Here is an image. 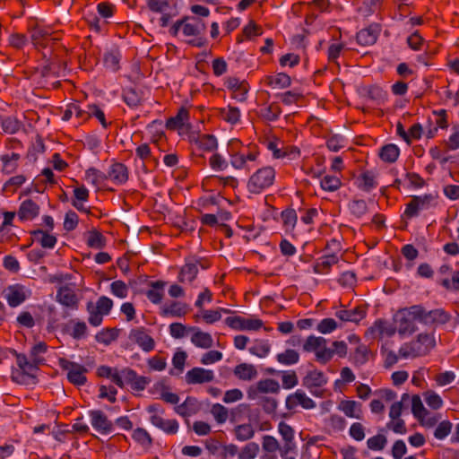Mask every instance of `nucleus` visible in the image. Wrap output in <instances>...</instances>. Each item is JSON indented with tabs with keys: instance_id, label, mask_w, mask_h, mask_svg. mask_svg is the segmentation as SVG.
<instances>
[{
	"instance_id": "ddd939ff",
	"label": "nucleus",
	"mask_w": 459,
	"mask_h": 459,
	"mask_svg": "<svg viewBox=\"0 0 459 459\" xmlns=\"http://www.w3.org/2000/svg\"><path fill=\"white\" fill-rule=\"evenodd\" d=\"M299 406L305 410H312L316 408V403L302 390L289 394L285 400V407L289 411H295Z\"/></svg>"
},
{
	"instance_id": "79ce46f5",
	"label": "nucleus",
	"mask_w": 459,
	"mask_h": 459,
	"mask_svg": "<svg viewBox=\"0 0 459 459\" xmlns=\"http://www.w3.org/2000/svg\"><path fill=\"white\" fill-rule=\"evenodd\" d=\"M276 359L280 364L291 366L297 364L299 360V354L297 351L287 349L276 355Z\"/></svg>"
},
{
	"instance_id": "dca6fc26",
	"label": "nucleus",
	"mask_w": 459,
	"mask_h": 459,
	"mask_svg": "<svg viewBox=\"0 0 459 459\" xmlns=\"http://www.w3.org/2000/svg\"><path fill=\"white\" fill-rule=\"evenodd\" d=\"M128 338L132 342L136 343L143 351L149 352L154 349L155 342L143 327L132 329Z\"/></svg>"
},
{
	"instance_id": "de8ad7c7",
	"label": "nucleus",
	"mask_w": 459,
	"mask_h": 459,
	"mask_svg": "<svg viewBox=\"0 0 459 459\" xmlns=\"http://www.w3.org/2000/svg\"><path fill=\"white\" fill-rule=\"evenodd\" d=\"M400 151L399 148L394 144H387L381 148L379 156L385 162H394L398 156Z\"/></svg>"
},
{
	"instance_id": "412c9836",
	"label": "nucleus",
	"mask_w": 459,
	"mask_h": 459,
	"mask_svg": "<svg viewBox=\"0 0 459 459\" xmlns=\"http://www.w3.org/2000/svg\"><path fill=\"white\" fill-rule=\"evenodd\" d=\"M189 331L192 333L190 341L195 347L207 350L213 346V339L209 333L198 327H191Z\"/></svg>"
},
{
	"instance_id": "bb28decb",
	"label": "nucleus",
	"mask_w": 459,
	"mask_h": 459,
	"mask_svg": "<svg viewBox=\"0 0 459 459\" xmlns=\"http://www.w3.org/2000/svg\"><path fill=\"white\" fill-rule=\"evenodd\" d=\"M338 410L342 411L347 417L360 419L362 411L361 404L353 400H342L338 404Z\"/></svg>"
},
{
	"instance_id": "f704fd0d",
	"label": "nucleus",
	"mask_w": 459,
	"mask_h": 459,
	"mask_svg": "<svg viewBox=\"0 0 459 459\" xmlns=\"http://www.w3.org/2000/svg\"><path fill=\"white\" fill-rule=\"evenodd\" d=\"M164 287L165 282L162 281H152L150 290L146 291V297L153 304L160 303L164 296Z\"/></svg>"
},
{
	"instance_id": "a878e982",
	"label": "nucleus",
	"mask_w": 459,
	"mask_h": 459,
	"mask_svg": "<svg viewBox=\"0 0 459 459\" xmlns=\"http://www.w3.org/2000/svg\"><path fill=\"white\" fill-rule=\"evenodd\" d=\"M378 35V26L370 25L369 27L363 29L357 33V41L361 46H370L377 41Z\"/></svg>"
},
{
	"instance_id": "680f3d73",
	"label": "nucleus",
	"mask_w": 459,
	"mask_h": 459,
	"mask_svg": "<svg viewBox=\"0 0 459 459\" xmlns=\"http://www.w3.org/2000/svg\"><path fill=\"white\" fill-rule=\"evenodd\" d=\"M349 209L355 217L361 218L368 212V207L367 203L364 200H353L349 204Z\"/></svg>"
},
{
	"instance_id": "0e129e2a",
	"label": "nucleus",
	"mask_w": 459,
	"mask_h": 459,
	"mask_svg": "<svg viewBox=\"0 0 459 459\" xmlns=\"http://www.w3.org/2000/svg\"><path fill=\"white\" fill-rule=\"evenodd\" d=\"M411 411L413 415L422 422H425L428 412L424 408L421 400L418 396H413L411 401Z\"/></svg>"
},
{
	"instance_id": "9d476101",
	"label": "nucleus",
	"mask_w": 459,
	"mask_h": 459,
	"mask_svg": "<svg viewBox=\"0 0 459 459\" xmlns=\"http://www.w3.org/2000/svg\"><path fill=\"white\" fill-rule=\"evenodd\" d=\"M435 204L436 197L433 195L413 196L411 202L406 205L403 215L407 219H411L418 216L420 211L428 210Z\"/></svg>"
},
{
	"instance_id": "c756f323",
	"label": "nucleus",
	"mask_w": 459,
	"mask_h": 459,
	"mask_svg": "<svg viewBox=\"0 0 459 459\" xmlns=\"http://www.w3.org/2000/svg\"><path fill=\"white\" fill-rule=\"evenodd\" d=\"M234 375L240 380L251 381L256 378L258 373L255 367L248 363H241L235 367Z\"/></svg>"
},
{
	"instance_id": "a211bd4d",
	"label": "nucleus",
	"mask_w": 459,
	"mask_h": 459,
	"mask_svg": "<svg viewBox=\"0 0 459 459\" xmlns=\"http://www.w3.org/2000/svg\"><path fill=\"white\" fill-rule=\"evenodd\" d=\"M89 416L92 428L100 434H108L113 429L112 422L104 412L99 410L90 411Z\"/></svg>"
},
{
	"instance_id": "f257e3e1",
	"label": "nucleus",
	"mask_w": 459,
	"mask_h": 459,
	"mask_svg": "<svg viewBox=\"0 0 459 459\" xmlns=\"http://www.w3.org/2000/svg\"><path fill=\"white\" fill-rule=\"evenodd\" d=\"M437 313V311L428 312L421 306L415 305L397 311L394 316V322L400 335H411L417 329V322L429 324L435 320Z\"/></svg>"
},
{
	"instance_id": "2eb2a0df",
	"label": "nucleus",
	"mask_w": 459,
	"mask_h": 459,
	"mask_svg": "<svg viewBox=\"0 0 459 459\" xmlns=\"http://www.w3.org/2000/svg\"><path fill=\"white\" fill-rule=\"evenodd\" d=\"M215 377L212 369L195 367L186 373L185 379L188 385H201L213 381Z\"/></svg>"
},
{
	"instance_id": "f03ea898",
	"label": "nucleus",
	"mask_w": 459,
	"mask_h": 459,
	"mask_svg": "<svg viewBox=\"0 0 459 459\" xmlns=\"http://www.w3.org/2000/svg\"><path fill=\"white\" fill-rule=\"evenodd\" d=\"M230 162L236 169L250 170L259 164V150L255 145L242 146L240 141L233 139L229 144Z\"/></svg>"
},
{
	"instance_id": "052dcab7",
	"label": "nucleus",
	"mask_w": 459,
	"mask_h": 459,
	"mask_svg": "<svg viewBox=\"0 0 459 459\" xmlns=\"http://www.w3.org/2000/svg\"><path fill=\"white\" fill-rule=\"evenodd\" d=\"M186 358L187 355L184 351H178L174 354L172 358V365L177 372L171 370V375L181 374L184 371Z\"/></svg>"
},
{
	"instance_id": "864d4df0",
	"label": "nucleus",
	"mask_w": 459,
	"mask_h": 459,
	"mask_svg": "<svg viewBox=\"0 0 459 459\" xmlns=\"http://www.w3.org/2000/svg\"><path fill=\"white\" fill-rule=\"evenodd\" d=\"M19 160V155L16 153H13L12 155H3L1 156V161L3 162L2 170L6 174H12L17 169V160Z\"/></svg>"
},
{
	"instance_id": "1a4fd4ad",
	"label": "nucleus",
	"mask_w": 459,
	"mask_h": 459,
	"mask_svg": "<svg viewBox=\"0 0 459 459\" xmlns=\"http://www.w3.org/2000/svg\"><path fill=\"white\" fill-rule=\"evenodd\" d=\"M59 367L66 372L69 382L75 385H82L86 383L85 374L87 369L84 366L70 361L65 358L58 359Z\"/></svg>"
},
{
	"instance_id": "393cba45",
	"label": "nucleus",
	"mask_w": 459,
	"mask_h": 459,
	"mask_svg": "<svg viewBox=\"0 0 459 459\" xmlns=\"http://www.w3.org/2000/svg\"><path fill=\"white\" fill-rule=\"evenodd\" d=\"M39 213V206L32 200L23 201L19 208L18 216L22 221H30Z\"/></svg>"
},
{
	"instance_id": "4d7b16f0",
	"label": "nucleus",
	"mask_w": 459,
	"mask_h": 459,
	"mask_svg": "<svg viewBox=\"0 0 459 459\" xmlns=\"http://www.w3.org/2000/svg\"><path fill=\"white\" fill-rule=\"evenodd\" d=\"M74 115L78 118L84 119L86 111L82 110L78 104L71 103L66 106V108L62 115V119L64 121H68Z\"/></svg>"
},
{
	"instance_id": "3c124183",
	"label": "nucleus",
	"mask_w": 459,
	"mask_h": 459,
	"mask_svg": "<svg viewBox=\"0 0 459 459\" xmlns=\"http://www.w3.org/2000/svg\"><path fill=\"white\" fill-rule=\"evenodd\" d=\"M87 245L95 249H100L106 246L105 237L97 230H91L88 233Z\"/></svg>"
},
{
	"instance_id": "20e7f679",
	"label": "nucleus",
	"mask_w": 459,
	"mask_h": 459,
	"mask_svg": "<svg viewBox=\"0 0 459 459\" xmlns=\"http://www.w3.org/2000/svg\"><path fill=\"white\" fill-rule=\"evenodd\" d=\"M436 345L435 338L431 333H420L411 342L403 343L399 349L402 359H413L428 354Z\"/></svg>"
},
{
	"instance_id": "4468645a",
	"label": "nucleus",
	"mask_w": 459,
	"mask_h": 459,
	"mask_svg": "<svg viewBox=\"0 0 459 459\" xmlns=\"http://www.w3.org/2000/svg\"><path fill=\"white\" fill-rule=\"evenodd\" d=\"M394 323L391 324L385 320H377L366 332V337L370 339H381L391 337L396 332Z\"/></svg>"
},
{
	"instance_id": "c85d7f7f",
	"label": "nucleus",
	"mask_w": 459,
	"mask_h": 459,
	"mask_svg": "<svg viewBox=\"0 0 459 459\" xmlns=\"http://www.w3.org/2000/svg\"><path fill=\"white\" fill-rule=\"evenodd\" d=\"M267 148L273 153V158L281 159L286 156H292L293 158L299 155V151L292 148L290 152L284 147V144L278 141H270L267 143Z\"/></svg>"
},
{
	"instance_id": "e433bc0d",
	"label": "nucleus",
	"mask_w": 459,
	"mask_h": 459,
	"mask_svg": "<svg viewBox=\"0 0 459 459\" xmlns=\"http://www.w3.org/2000/svg\"><path fill=\"white\" fill-rule=\"evenodd\" d=\"M108 177L115 183L123 184L128 178L127 169L122 163H115L109 169Z\"/></svg>"
},
{
	"instance_id": "69168bd1",
	"label": "nucleus",
	"mask_w": 459,
	"mask_h": 459,
	"mask_svg": "<svg viewBox=\"0 0 459 459\" xmlns=\"http://www.w3.org/2000/svg\"><path fill=\"white\" fill-rule=\"evenodd\" d=\"M321 187L329 192H333L341 186V180L336 176H325L320 182Z\"/></svg>"
},
{
	"instance_id": "7ed1b4c3",
	"label": "nucleus",
	"mask_w": 459,
	"mask_h": 459,
	"mask_svg": "<svg viewBox=\"0 0 459 459\" xmlns=\"http://www.w3.org/2000/svg\"><path fill=\"white\" fill-rule=\"evenodd\" d=\"M205 30L206 26L202 20L186 17L175 22L170 28V33L174 36L181 33L184 37L189 38L187 39L189 44L200 48L204 46L206 42L204 38Z\"/></svg>"
},
{
	"instance_id": "37998d69",
	"label": "nucleus",
	"mask_w": 459,
	"mask_h": 459,
	"mask_svg": "<svg viewBox=\"0 0 459 459\" xmlns=\"http://www.w3.org/2000/svg\"><path fill=\"white\" fill-rule=\"evenodd\" d=\"M188 111L186 108H181L176 117H170L167 121V127L172 130L183 127L188 120Z\"/></svg>"
},
{
	"instance_id": "7c9ffc66",
	"label": "nucleus",
	"mask_w": 459,
	"mask_h": 459,
	"mask_svg": "<svg viewBox=\"0 0 459 459\" xmlns=\"http://www.w3.org/2000/svg\"><path fill=\"white\" fill-rule=\"evenodd\" d=\"M264 81L272 89H284L289 87L291 82L290 77L284 73L266 75Z\"/></svg>"
},
{
	"instance_id": "423d86ee",
	"label": "nucleus",
	"mask_w": 459,
	"mask_h": 459,
	"mask_svg": "<svg viewBox=\"0 0 459 459\" xmlns=\"http://www.w3.org/2000/svg\"><path fill=\"white\" fill-rule=\"evenodd\" d=\"M275 179V170L273 167L265 166L254 172L247 181V190L252 194H260L270 187Z\"/></svg>"
},
{
	"instance_id": "ea45409f",
	"label": "nucleus",
	"mask_w": 459,
	"mask_h": 459,
	"mask_svg": "<svg viewBox=\"0 0 459 459\" xmlns=\"http://www.w3.org/2000/svg\"><path fill=\"white\" fill-rule=\"evenodd\" d=\"M357 185L359 188L364 191L372 190L377 185L375 174L371 171L361 173L357 178Z\"/></svg>"
},
{
	"instance_id": "cd10ccee",
	"label": "nucleus",
	"mask_w": 459,
	"mask_h": 459,
	"mask_svg": "<svg viewBox=\"0 0 459 459\" xmlns=\"http://www.w3.org/2000/svg\"><path fill=\"white\" fill-rule=\"evenodd\" d=\"M336 317H338L342 322H353V323H359L361 321L365 316L366 311L358 307L353 309H342L338 310L335 313Z\"/></svg>"
},
{
	"instance_id": "bf43d9fd",
	"label": "nucleus",
	"mask_w": 459,
	"mask_h": 459,
	"mask_svg": "<svg viewBox=\"0 0 459 459\" xmlns=\"http://www.w3.org/2000/svg\"><path fill=\"white\" fill-rule=\"evenodd\" d=\"M197 144L200 149L206 152H212L218 146L217 139L211 134L201 135L197 140Z\"/></svg>"
},
{
	"instance_id": "5701e85b",
	"label": "nucleus",
	"mask_w": 459,
	"mask_h": 459,
	"mask_svg": "<svg viewBox=\"0 0 459 459\" xmlns=\"http://www.w3.org/2000/svg\"><path fill=\"white\" fill-rule=\"evenodd\" d=\"M339 262V256L333 253L324 255L319 257L313 266V271L316 274L328 273L331 267Z\"/></svg>"
},
{
	"instance_id": "6ab92c4d",
	"label": "nucleus",
	"mask_w": 459,
	"mask_h": 459,
	"mask_svg": "<svg viewBox=\"0 0 459 459\" xmlns=\"http://www.w3.org/2000/svg\"><path fill=\"white\" fill-rule=\"evenodd\" d=\"M198 266L199 261L196 258H187L186 264L180 269L178 281L182 283H192L197 276Z\"/></svg>"
},
{
	"instance_id": "8fccbe9b",
	"label": "nucleus",
	"mask_w": 459,
	"mask_h": 459,
	"mask_svg": "<svg viewBox=\"0 0 459 459\" xmlns=\"http://www.w3.org/2000/svg\"><path fill=\"white\" fill-rule=\"evenodd\" d=\"M234 433L238 440L247 441L254 437L255 430L251 424H241L235 428Z\"/></svg>"
},
{
	"instance_id": "338daca9",
	"label": "nucleus",
	"mask_w": 459,
	"mask_h": 459,
	"mask_svg": "<svg viewBox=\"0 0 459 459\" xmlns=\"http://www.w3.org/2000/svg\"><path fill=\"white\" fill-rule=\"evenodd\" d=\"M281 219L283 221V225L287 231H291L294 230L295 225L297 223V213L293 209L285 210L281 212Z\"/></svg>"
},
{
	"instance_id": "2f4dec72",
	"label": "nucleus",
	"mask_w": 459,
	"mask_h": 459,
	"mask_svg": "<svg viewBox=\"0 0 459 459\" xmlns=\"http://www.w3.org/2000/svg\"><path fill=\"white\" fill-rule=\"evenodd\" d=\"M13 354L16 358L17 366L24 374L33 375L36 372L38 365L30 357L28 359L25 354L17 353L16 351H13Z\"/></svg>"
},
{
	"instance_id": "a18cd8bd",
	"label": "nucleus",
	"mask_w": 459,
	"mask_h": 459,
	"mask_svg": "<svg viewBox=\"0 0 459 459\" xmlns=\"http://www.w3.org/2000/svg\"><path fill=\"white\" fill-rule=\"evenodd\" d=\"M22 126L21 122L14 117H6L1 120V130L9 134L17 133Z\"/></svg>"
},
{
	"instance_id": "13d9d810",
	"label": "nucleus",
	"mask_w": 459,
	"mask_h": 459,
	"mask_svg": "<svg viewBox=\"0 0 459 459\" xmlns=\"http://www.w3.org/2000/svg\"><path fill=\"white\" fill-rule=\"evenodd\" d=\"M47 350L48 345L43 342H39L31 347L30 357L39 365L43 362L44 359L42 355L47 352Z\"/></svg>"
},
{
	"instance_id": "9b49d317",
	"label": "nucleus",
	"mask_w": 459,
	"mask_h": 459,
	"mask_svg": "<svg viewBox=\"0 0 459 459\" xmlns=\"http://www.w3.org/2000/svg\"><path fill=\"white\" fill-rule=\"evenodd\" d=\"M225 323L228 326L237 331H257L264 325L261 319L254 316H229L225 319Z\"/></svg>"
},
{
	"instance_id": "4c0bfd02",
	"label": "nucleus",
	"mask_w": 459,
	"mask_h": 459,
	"mask_svg": "<svg viewBox=\"0 0 459 459\" xmlns=\"http://www.w3.org/2000/svg\"><path fill=\"white\" fill-rule=\"evenodd\" d=\"M345 426L346 420L337 414H332L325 420V427L330 434L343 430Z\"/></svg>"
},
{
	"instance_id": "0eeeda50",
	"label": "nucleus",
	"mask_w": 459,
	"mask_h": 459,
	"mask_svg": "<svg viewBox=\"0 0 459 459\" xmlns=\"http://www.w3.org/2000/svg\"><path fill=\"white\" fill-rule=\"evenodd\" d=\"M179 2L181 0H147V5L152 12L161 13L160 26L166 27L179 13Z\"/></svg>"
},
{
	"instance_id": "774afa93",
	"label": "nucleus",
	"mask_w": 459,
	"mask_h": 459,
	"mask_svg": "<svg viewBox=\"0 0 459 459\" xmlns=\"http://www.w3.org/2000/svg\"><path fill=\"white\" fill-rule=\"evenodd\" d=\"M104 179V174L96 169L91 168L85 172V180L93 186H100L103 183Z\"/></svg>"
},
{
	"instance_id": "603ef678",
	"label": "nucleus",
	"mask_w": 459,
	"mask_h": 459,
	"mask_svg": "<svg viewBox=\"0 0 459 459\" xmlns=\"http://www.w3.org/2000/svg\"><path fill=\"white\" fill-rule=\"evenodd\" d=\"M221 117L232 125L237 124L240 119V111L234 107H227L220 110Z\"/></svg>"
},
{
	"instance_id": "5fc2aeb1",
	"label": "nucleus",
	"mask_w": 459,
	"mask_h": 459,
	"mask_svg": "<svg viewBox=\"0 0 459 459\" xmlns=\"http://www.w3.org/2000/svg\"><path fill=\"white\" fill-rule=\"evenodd\" d=\"M442 285L447 290L459 291V262L455 264L452 277H445Z\"/></svg>"
},
{
	"instance_id": "4be33fe9",
	"label": "nucleus",
	"mask_w": 459,
	"mask_h": 459,
	"mask_svg": "<svg viewBox=\"0 0 459 459\" xmlns=\"http://www.w3.org/2000/svg\"><path fill=\"white\" fill-rule=\"evenodd\" d=\"M163 316L182 317L189 311L188 305L181 301H171L160 308Z\"/></svg>"
},
{
	"instance_id": "6e6552de",
	"label": "nucleus",
	"mask_w": 459,
	"mask_h": 459,
	"mask_svg": "<svg viewBox=\"0 0 459 459\" xmlns=\"http://www.w3.org/2000/svg\"><path fill=\"white\" fill-rule=\"evenodd\" d=\"M151 423L169 435H174L178 431L179 425L176 420L164 418V410L159 404H151L146 408Z\"/></svg>"
},
{
	"instance_id": "a19ab883",
	"label": "nucleus",
	"mask_w": 459,
	"mask_h": 459,
	"mask_svg": "<svg viewBox=\"0 0 459 459\" xmlns=\"http://www.w3.org/2000/svg\"><path fill=\"white\" fill-rule=\"evenodd\" d=\"M248 351L258 358H265L271 351V344L267 340H255Z\"/></svg>"
},
{
	"instance_id": "09e8293b",
	"label": "nucleus",
	"mask_w": 459,
	"mask_h": 459,
	"mask_svg": "<svg viewBox=\"0 0 459 459\" xmlns=\"http://www.w3.org/2000/svg\"><path fill=\"white\" fill-rule=\"evenodd\" d=\"M278 432L284 441V445H295L294 437L295 431L291 426L284 421L278 424Z\"/></svg>"
},
{
	"instance_id": "c03bdc74",
	"label": "nucleus",
	"mask_w": 459,
	"mask_h": 459,
	"mask_svg": "<svg viewBox=\"0 0 459 459\" xmlns=\"http://www.w3.org/2000/svg\"><path fill=\"white\" fill-rule=\"evenodd\" d=\"M120 58V52L117 49H111L104 54V65L108 69L117 71L119 67Z\"/></svg>"
},
{
	"instance_id": "58836bf2",
	"label": "nucleus",
	"mask_w": 459,
	"mask_h": 459,
	"mask_svg": "<svg viewBox=\"0 0 459 459\" xmlns=\"http://www.w3.org/2000/svg\"><path fill=\"white\" fill-rule=\"evenodd\" d=\"M33 238L44 248H53L56 244V238L48 231L38 230L33 232Z\"/></svg>"
},
{
	"instance_id": "c9c22d12",
	"label": "nucleus",
	"mask_w": 459,
	"mask_h": 459,
	"mask_svg": "<svg viewBox=\"0 0 459 459\" xmlns=\"http://www.w3.org/2000/svg\"><path fill=\"white\" fill-rule=\"evenodd\" d=\"M74 199L72 202L74 207L80 212H88V210L84 207L83 203L88 201L89 190L84 186H80L74 189Z\"/></svg>"
},
{
	"instance_id": "6e6d98bb",
	"label": "nucleus",
	"mask_w": 459,
	"mask_h": 459,
	"mask_svg": "<svg viewBox=\"0 0 459 459\" xmlns=\"http://www.w3.org/2000/svg\"><path fill=\"white\" fill-rule=\"evenodd\" d=\"M260 447L259 445L255 442L247 443L238 453V459H255L258 453Z\"/></svg>"
},
{
	"instance_id": "473e14b6",
	"label": "nucleus",
	"mask_w": 459,
	"mask_h": 459,
	"mask_svg": "<svg viewBox=\"0 0 459 459\" xmlns=\"http://www.w3.org/2000/svg\"><path fill=\"white\" fill-rule=\"evenodd\" d=\"M57 300L62 305L71 307L76 308L78 299L74 293V291L69 288H62L58 290L56 295Z\"/></svg>"
},
{
	"instance_id": "f8f14e48",
	"label": "nucleus",
	"mask_w": 459,
	"mask_h": 459,
	"mask_svg": "<svg viewBox=\"0 0 459 459\" xmlns=\"http://www.w3.org/2000/svg\"><path fill=\"white\" fill-rule=\"evenodd\" d=\"M120 377L123 381V387L127 385L133 392L136 393L143 392L151 383L150 377L140 376L136 371L130 368H123L122 375Z\"/></svg>"
},
{
	"instance_id": "b1692460",
	"label": "nucleus",
	"mask_w": 459,
	"mask_h": 459,
	"mask_svg": "<svg viewBox=\"0 0 459 459\" xmlns=\"http://www.w3.org/2000/svg\"><path fill=\"white\" fill-rule=\"evenodd\" d=\"M328 382L327 377L321 370L313 369L307 372L303 378V385L307 389L312 390L315 387H321Z\"/></svg>"
},
{
	"instance_id": "39448f33",
	"label": "nucleus",
	"mask_w": 459,
	"mask_h": 459,
	"mask_svg": "<svg viewBox=\"0 0 459 459\" xmlns=\"http://www.w3.org/2000/svg\"><path fill=\"white\" fill-rule=\"evenodd\" d=\"M305 352L315 354L316 360L320 364L328 363L334 356V351L327 346V340L322 336L309 335L302 344Z\"/></svg>"
},
{
	"instance_id": "49530a36",
	"label": "nucleus",
	"mask_w": 459,
	"mask_h": 459,
	"mask_svg": "<svg viewBox=\"0 0 459 459\" xmlns=\"http://www.w3.org/2000/svg\"><path fill=\"white\" fill-rule=\"evenodd\" d=\"M197 411L195 399L187 398L183 403L175 407V411L183 417L190 416Z\"/></svg>"
},
{
	"instance_id": "f3484780",
	"label": "nucleus",
	"mask_w": 459,
	"mask_h": 459,
	"mask_svg": "<svg viewBox=\"0 0 459 459\" xmlns=\"http://www.w3.org/2000/svg\"><path fill=\"white\" fill-rule=\"evenodd\" d=\"M31 295V290L22 284H15L8 287L5 297L11 307H17L25 301Z\"/></svg>"
},
{
	"instance_id": "aec40b11",
	"label": "nucleus",
	"mask_w": 459,
	"mask_h": 459,
	"mask_svg": "<svg viewBox=\"0 0 459 459\" xmlns=\"http://www.w3.org/2000/svg\"><path fill=\"white\" fill-rule=\"evenodd\" d=\"M225 85L232 91L233 98L238 101H244L247 99L248 91L247 84L245 81H240L236 77H229Z\"/></svg>"
},
{
	"instance_id": "72a5a7b5",
	"label": "nucleus",
	"mask_w": 459,
	"mask_h": 459,
	"mask_svg": "<svg viewBox=\"0 0 459 459\" xmlns=\"http://www.w3.org/2000/svg\"><path fill=\"white\" fill-rule=\"evenodd\" d=\"M97 373L100 377L109 378L117 386L123 388V381L120 377L122 370L119 371L117 368L108 366H100L98 368Z\"/></svg>"
},
{
	"instance_id": "e2e57ef3",
	"label": "nucleus",
	"mask_w": 459,
	"mask_h": 459,
	"mask_svg": "<svg viewBox=\"0 0 459 459\" xmlns=\"http://www.w3.org/2000/svg\"><path fill=\"white\" fill-rule=\"evenodd\" d=\"M338 328V324L333 318H324L316 325V331L323 334L333 333Z\"/></svg>"
}]
</instances>
